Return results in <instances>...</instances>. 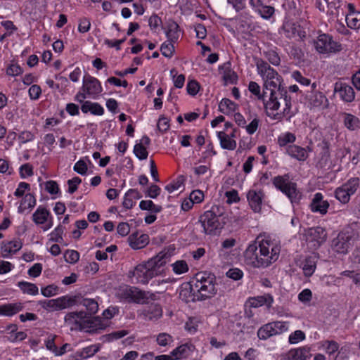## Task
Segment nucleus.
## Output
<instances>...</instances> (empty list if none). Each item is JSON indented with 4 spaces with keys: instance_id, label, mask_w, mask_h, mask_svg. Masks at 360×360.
<instances>
[{
    "instance_id": "obj_47",
    "label": "nucleus",
    "mask_w": 360,
    "mask_h": 360,
    "mask_svg": "<svg viewBox=\"0 0 360 360\" xmlns=\"http://www.w3.org/2000/svg\"><path fill=\"white\" fill-rule=\"evenodd\" d=\"M225 195L227 198L226 202L229 204L236 203L240 201L238 193L235 189H231V191H226L225 193Z\"/></svg>"
},
{
    "instance_id": "obj_20",
    "label": "nucleus",
    "mask_w": 360,
    "mask_h": 360,
    "mask_svg": "<svg viewBox=\"0 0 360 360\" xmlns=\"http://www.w3.org/2000/svg\"><path fill=\"white\" fill-rule=\"evenodd\" d=\"M296 141V135L290 131L281 133L277 138V144L281 148H286L290 145H293Z\"/></svg>"
},
{
    "instance_id": "obj_30",
    "label": "nucleus",
    "mask_w": 360,
    "mask_h": 360,
    "mask_svg": "<svg viewBox=\"0 0 360 360\" xmlns=\"http://www.w3.org/2000/svg\"><path fill=\"white\" fill-rule=\"evenodd\" d=\"M64 229L65 228L62 225H58L49 234V240L56 243H61L63 240V234Z\"/></svg>"
},
{
    "instance_id": "obj_26",
    "label": "nucleus",
    "mask_w": 360,
    "mask_h": 360,
    "mask_svg": "<svg viewBox=\"0 0 360 360\" xmlns=\"http://www.w3.org/2000/svg\"><path fill=\"white\" fill-rule=\"evenodd\" d=\"M148 25L153 33H159L160 30H162V19L157 14H153L148 19Z\"/></svg>"
},
{
    "instance_id": "obj_45",
    "label": "nucleus",
    "mask_w": 360,
    "mask_h": 360,
    "mask_svg": "<svg viewBox=\"0 0 360 360\" xmlns=\"http://www.w3.org/2000/svg\"><path fill=\"white\" fill-rule=\"evenodd\" d=\"M91 28V22L88 18L84 17L79 19L78 25V32L80 33H86Z\"/></svg>"
},
{
    "instance_id": "obj_8",
    "label": "nucleus",
    "mask_w": 360,
    "mask_h": 360,
    "mask_svg": "<svg viewBox=\"0 0 360 360\" xmlns=\"http://www.w3.org/2000/svg\"><path fill=\"white\" fill-rule=\"evenodd\" d=\"M327 238L325 229L321 226L311 227L305 232V239L308 248H319Z\"/></svg>"
},
{
    "instance_id": "obj_28",
    "label": "nucleus",
    "mask_w": 360,
    "mask_h": 360,
    "mask_svg": "<svg viewBox=\"0 0 360 360\" xmlns=\"http://www.w3.org/2000/svg\"><path fill=\"white\" fill-rule=\"evenodd\" d=\"M291 77L303 86L311 85V79L304 77L299 70H295L291 73Z\"/></svg>"
},
{
    "instance_id": "obj_56",
    "label": "nucleus",
    "mask_w": 360,
    "mask_h": 360,
    "mask_svg": "<svg viewBox=\"0 0 360 360\" xmlns=\"http://www.w3.org/2000/svg\"><path fill=\"white\" fill-rule=\"evenodd\" d=\"M9 162L6 159L0 158V173L11 174L12 171H9Z\"/></svg>"
},
{
    "instance_id": "obj_35",
    "label": "nucleus",
    "mask_w": 360,
    "mask_h": 360,
    "mask_svg": "<svg viewBox=\"0 0 360 360\" xmlns=\"http://www.w3.org/2000/svg\"><path fill=\"white\" fill-rule=\"evenodd\" d=\"M238 79V75L235 71L231 69L224 71L223 75V79L224 80L226 84H236Z\"/></svg>"
},
{
    "instance_id": "obj_38",
    "label": "nucleus",
    "mask_w": 360,
    "mask_h": 360,
    "mask_svg": "<svg viewBox=\"0 0 360 360\" xmlns=\"http://www.w3.org/2000/svg\"><path fill=\"white\" fill-rule=\"evenodd\" d=\"M19 174L22 179L32 176L34 174L33 166L30 163L22 165L19 168Z\"/></svg>"
},
{
    "instance_id": "obj_57",
    "label": "nucleus",
    "mask_w": 360,
    "mask_h": 360,
    "mask_svg": "<svg viewBox=\"0 0 360 360\" xmlns=\"http://www.w3.org/2000/svg\"><path fill=\"white\" fill-rule=\"evenodd\" d=\"M105 105L108 110L113 113H115L118 108V103L115 98L108 99Z\"/></svg>"
},
{
    "instance_id": "obj_4",
    "label": "nucleus",
    "mask_w": 360,
    "mask_h": 360,
    "mask_svg": "<svg viewBox=\"0 0 360 360\" xmlns=\"http://www.w3.org/2000/svg\"><path fill=\"white\" fill-rule=\"evenodd\" d=\"M360 179L359 177H352L345 184L335 188V198L341 203L347 204L359 187Z\"/></svg>"
},
{
    "instance_id": "obj_18",
    "label": "nucleus",
    "mask_w": 360,
    "mask_h": 360,
    "mask_svg": "<svg viewBox=\"0 0 360 360\" xmlns=\"http://www.w3.org/2000/svg\"><path fill=\"white\" fill-rule=\"evenodd\" d=\"M227 3L236 13L242 12L240 15L241 18L245 19L252 18L250 11L247 9V0H227Z\"/></svg>"
},
{
    "instance_id": "obj_52",
    "label": "nucleus",
    "mask_w": 360,
    "mask_h": 360,
    "mask_svg": "<svg viewBox=\"0 0 360 360\" xmlns=\"http://www.w3.org/2000/svg\"><path fill=\"white\" fill-rule=\"evenodd\" d=\"M65 111L70 116H78L80 114L79 105L74 103H67L65 106Z\"/></svg>"
},
{
    "instance_id": "obj_7",
    "label": "nucleus",
    "mask_w": 360,
    "mask_h": 360,
    "mask_svg": "<svg viewBox=\"0 0 360 360\" xmlns=\"http://www.w3.org/2000/svg\"><path fill=\"white\" fill-rule=\"evenodd\" d=\"M82 90L89 95V98L97 99L103 89L98 79L90 75H86L84 76L82 79Z\"/></svg>"
},
{
    "instance_id": "obj_46",
    "label": "nucleus",
    "mask_w": 360,
    "mask_h": 360,
    "mask_svg": "<svg viewBox=\"0 0 360 360\" xmlns=\"http://www.w3.org/2000/svg\"><path fill=\"white\" fill-rule=\"evenodd\" d=\"M82 183V179L78 176H75L68 181V192L70 194L74 193L78 188V186Z\"/></svg>"
},
{
    "instance_id": "obj_1",
    "label": "nucleus",
    "mask_w": 360,
    "mask_h": 360,
    "mask_svg": "<svg viewBox=\"0 0 360 360\" xmlns=\"http://www.w3.org/2000/svg\"><path fill=\"white\" fill-rule=\"evenodd\" d=\"M258 75L264 81L263 92H261L260 86L254 81L248 84V90L257 100L262 101L266 110L276 111L281 106V101L284 103L283 116L290 120L294 113L291 112L292 98L288 95L286 87L283 85V78L278 72L270 65L263 60L257 62Z\"/></svg>"
},
{
    "instance_id": "obj_14",
    "label": "nucleus",
    "mask_w": 360,
    "mask_h": 360,
    "mask_svg": "<svg viewBox=\"0 0 360 360\" xmlns=\"http://www.w3.org/2000/svg\"><path fill=\"white\" fill-rule=\"evenodd\" d=\"M329 206L328 201L323 200V195L321 193H316L309 205V208L312 212L324 215L328 212Z\"/></svg>"
},
{
    "instance_id": "obj_59",
    "label": "nucleus",
    "mask_w": 360,
    "mask_h": 360,
    "mask_svg": "<svg viewBox=\"0 0 360 360\" xmlns=\"http://www.w3.org/2000/svg\"><path fill=\"white\" fill-rule=\"evenodd\" d=\"M150 174H151L153 179L156 182H159L160 179H159V176H158V169L156 167L154 160H151L150 161Z\"/></svg>"
},
{
    "instance_id": "obj_13",
    "label": "nucleus",
    "mask_w": 360,
    "mask_h": 360,
    "mask_svg": "<svg viewBox=\"0 0 360 360\" xmlns=\"http://www.w3.org/2000/svg\"><path fill=\"white\" fill-rule=\"evenodd\" d=\"M162 30L167 37V40L172 42H177L181 33L179 25L172 19H169L164 23Z\"/></svg>"
},
{
    "instance_id": "obj_39",
    "label": "nucleus",
    "mask_w": 360,
    "mask_h": 360,
    "mask_svg": "<svg viewBox=\"0 0 360 360\" xmlns=\"http://www.w3.org/2000/svg\"><path fill=\"white\" fill-rule=\"evenodd\" d=\"M45 190L51 195L60 194V190L56 181L53 180L47 181L45 184Z\"/></svg>"
},
{
    "instance_id": "obj_63",
    "label": "nucleus",
    "mask_w": 360,
    "mask_h": 360,
    "mask_svg": "<svg viewBox=\"0 0 360 360\" xmlns=\"http://www.w3.org/2000/svg\"><path fill=\"white\" fill-rule=\"evenodd\" d=\"M1 25L8 31H10L9 33L13 34V32L17 30V27L14 25L13 22L11 20H5L1 22Z\"/></svg>"
},
{
    "instance_id": "obj_60",
    "label": "nucleus",
    "mask_w": 360,
    "mask_h": 360,
    "mask_svg": "<svg viewBox=\"0 0 360 360\" xmlns=\"http://www.w3.org/2000/svg\"><path fill=\"white\" fill-rule=\"evenodd\" d=\"M134 205L135 202L133 200L131 197L128 195V192H127L124 196V200L122 202L123 207L127 210H129L131 209Z\"/></svg>"
},
{
    "instance_id": "obj_40",
    "label": "nucleus",
    "mask_w": 360,
    "mask_h": 360,
    "mask_svg": "<svg viewBox=\"0 0 360 360\" xmlns=\"http://www.w3.org/2000/svg\"><path fill=\"white\" fill-rule=\"evenodd\" d=\"M200 88V84L195 79L188 81L186 84V91L192 96H195L198 93Z\"/></svg>"
},
{
    "instance_id": "obj_31",
    "label": "nucleus",
    "mask_w": 360,
    "mask_h": 360,
    "mask_svg": "<svg viewBox=\"0 0 360 360\" xmlns=\"http://www.w3.org/2000/svg\"><path fill=\"white\" fill-rule=\"evenodd\" d=\"M257 13L265 20H269L275 13V8L273 6L262 5Z\"/></svg>"
},
{
    "instance_id": "obj_29",
    "label": "nucleus",
    "mask_w": 360,
    "mask_h": 360,
    "mask_svg": "<svg viewBox=\"0 0 360 360\" xmlns=\"http://www.w3.org/2000/svg\"><path fill=\"white\" fill-rule=\"evenodd\" d=\"M288 55L295 60L300 61L304 57V52L302 49L295 44L289 46Z\"/></svg>"
},
{
    "instance_id": "obj_36",
    "label": "nucleus",
    "mask_w": 360,
    "mask_h": 360,
    "mask_svg": "<svg viewBox=\"0 0 360 360\" xmlns=\"http://www.w3.org/2000/svg\"><path fill=\"white\" fill-rule=\"evenodd\" d=\"M347 26L351 29L360 28V12L353 16H346Z\"/></svg>"
},
{
    "instance_id": "obj_19",
    "label": "nucleus",
    "mask_w": 360,
    "mask_h": 360,
    "mask_svg": "<svg viewBox=\"0 0 360 360\" xmlns=\"http://www.w3.org/2000/svg\"><path fill=\"white\" fill-rule=\"evenodd\" d=\"M217 138L219 140L221 148L228 150H233L236 148V141L233 139H230L225 131L217 132Z\"/></svg>"
},
{
    "instance_id": "obj_25",
    "label": "nucleus",
    "mask_w": 360,
    "mask_h": 360,
    "mask_svg": "<svg viewBox=\"0 0 360 360\" xmlns=\"http://www.w3.org/2000/svg\"><path fill=\"white\" fill-rule=\"evenodd\" d=\"M36 202L37 200L35 196L33 194L28 193L22 197L19 210L22 212L27 209H32L36 205Z\"/></svg>"
},
{
    "instance_id": "obj_9",
    "label": "nucleus",
    "mask_w": 360,
    "mask_h": 360,
    "mask_svg": "<svg viewBox=\"0 0 360 360\" xmlns=\"http://www.w3.org/2000/svg\"><path fill=\"white\" fill-rule=\"evenodd\" d=\"M279 241L274 233H260L247 248H278Z\"/></svg>"
},
{
    "instance_id": "obj_48",
    "label": "nucleus",
    "mask_w": 360,
    "mask_h": 360,
    "mask_svg": "<svg viewBox=\"0 0 360 360\" xmlns=\"http://www.w3.org/2000/svg\"><path fill=\"white\" fill-rule=\"evenodd\" d=\"M73 169L77 173L81 175H84L86 174L88 167L86 162L84 160H79L75 164Z\"/></svg>"
},
{
    "instance_id": "obj_58",
    "label": "nucleus",
    "mask_w": 360,
    "mask_h": 360,
    "mask_svg": "<svg viewBox=\"0 0 360 360\" xmlns=\"http://www.w3.org/2000/svg\"><path fill=\"white\" fill-rule=\"evenodd\" d=\"M185 79V76L183 74H180L176 77L174 76L173 81L174 86L177 89H181L184 85Z\"/></svg>"
},
{
    "instance_id": "obj_23",
    "label": "nucleus",
    "mask_w": 360,
    "mask_h": 360,
    "mask_svg": "<svg viewBox=\"0 0 360 360\" xmlns=\"http://www.w3.org/2000/svg\"><path fill=\"white\" fill-rule=\"evenodd\" d=\"M130 243L136 245H141L140 248H144L149 243V236L146 233H139L136 232L132 233L129 238Z\"/></svg>"
},
{
    "instance_id": "obj_11",
    "label": "nucleus",
    "mask_w": 360,
    "mask_h": 360,
    "mask_svg": "<svg viewBox=\"0 0 360 360\" xmlns=\"http://www.w3.org/2000/svg\"><path fill=\"white\" fill-rule=\"evenodd\" d=\"M32 220L36 224L44 225V231L49 230L53 225V217L50 211L41 205L33 213Z\"/></svg>"
},
{
    "instance_id": "obj_6",
    "label": "nucleus",
    "mask_w": 360,
    "mask_h": 360,
    "mask_svg": "<svg viewBox=\"0 0 360 360\" xmlns=\"http://www.w3.org/2000/svg\"><path fill=\"white\" fill-rule=\"evenodd\" d=\"M357 239L356 231L351 227H346L332 239L331 246L332 248H350L354 245Z\"/></svg>"
},
{
    "instance_id": "obj_49",
    "label": "nucleus",
    "mask_w": 360,
    "mask_h": 360,
    "mask_svg": "<svg viewBox=\"0 0 360 360\" xmlns=\"http://www.w3.org/2000/svg\"><path fill=\"white\" fill-rule=\"evenodd\" d=\"M161 192V188L156 184H151L146 191V195L150 198H156Z\"/></svg>"
},
{
    "instance_id": "obj_41",
    "label": "nucleus",
    "mask_w": 360,
    "mask_h": 360,
    "mask_svg": "<svg viewBox=\"0 0 360 360\" xmlns=\"http://www.w3.org/2000/svg\"><path fill=\"white\" fill-rule=\"evenodd\" d=\"M169 120L164 115L160 116L158 122V129L162 133H165L169 129Z\"/></svg>"
},
{
    "instance_id": "obj_44",
    "label": "nucleus",
    "mask_w": 360,
    "mask_h": 360,
    "mask_svg": "<svg viewBox=\"0 0 360 360\" xmlns=\"http://www.w3.org/2000/svg\"><path fill=\"white\" fill-rule=\"evenodd\" d=\"M30 190V185L27 182H20L18 185V188L14 192V195L17 198L24 197L26 191Z\"/></svg>"
},
{
    "instance_id": "obj_61",
    "label": "nucleus",
    "mask_w": 360,
    "mask_h": 360,
    "mask_svg": "<svg viewBox=\"0 0 360 360\" xmlns=\"http://www.w3.org/2000/svg\"><path fill=\"white\" fill-rule=\"evenodd\" d=\"M82 70L79 67H76L72 72H70L69 77L73 82H77L79 80Z\"/></svg>"
},
{
    "instance_id": "obj_32",
    "label": "nucleus",
    "mask_w": 360,
    "mask_h": 360,
    "mask_svg": "<svg viewBox=\"0 0 360 360\" xmlns=\"http://www.w3.org/2000/svg\"><path fill=\"white\" fill-rule=\"evenodd\" d=\"M285 36L287 38L292 39L298 36L300 38L304 37V34H302L298 30L295 24L288 25L284 27Z\"/></svg>"
},
{
    "instance_id": "obj_15",
    "label": "nucleus",
    "mask_w": 360,
    "mask_h": 360,
    "mask_svg": "<svg viewBox=\"0 0 360 360\" xmlns=\"http://www.w3.org/2000/svg\"><path fill=\"white\" fill-rule=\"evenodd\" d=\"M311 151L309 146L302 147L296 144L290 145L285 151V154L300 162L305 161L309 157V153Z\"/></svg>"
},
{
    "instance_id": "obj_12",
    "label": "nucleus",
    "mask_w": 360,
    "mask_h": 360,
    "mask_svg": "<svg viewBox=\"0 0 360 360\" xmlns=\"http://www.w3.org/2000/svg\"><path fill=\"white\" fill-rule=\"evenodd\" d=\"M317 84L314 82L311 85V90L307 91L306 97L309 103L314 108H326L328 105V101L323 93L316 90Z\"/></svg>"
},
{
    "instance_id": "obj_43",
    "label": "nucleus",
    "mask_w": 360,
    "mask_h": 360,
    "mask_svg": "<svg viewBox=\"0 0 360 360\" xmlns=\"http://www.w3.org/2000/svg\"><path fill=\"white\" fill-rule=\"evenodd\" d=\"M41 94V89L37 84H32L28 90V95L31 100L36 101L39 98Z\"/></svg>"
},
{
    "instance_id": "obj_55",
    "label": "nucleus",
    "mask_w": 360,
    "mask_h": 360,
    "mask_svg": "<svg viewBox=\"0 0 360 360\" xmlns=\"http://www.w3.org/2000/svg\"><path fill=\"white\" fill-rule=\"evenodd\" d=\"M38 81L37 77L32 73L25 74L22 77V82L26 86L32 85L33 83Z\"/></svg>"
},
{
    "instance_id": "obj_10",
    "label": "nucleus",
    "mask_w": 360,
    "mask_h": 360,
    "mask_svg": "<svg viewBox=\"0 0 360 360\" xmlns=\"http://www.w3.org/2000/svg\"><path fill=\"white\" fill-rule=\"evenodd\" d=\"M334 93L345 103H352L355 99V91L349 84L341 80L334 84Z\"/></svg>"
},
{
    "instance_id": "obj_37",
    "label": "nucleus",
    "mask_w": 360,
    "mask_h": 360,
    "mask_svg": "<svg viewBox=\"0 0 360 360\" xmlns=\"http://www.w3.org/2000/svg\"><path fill=\"white\" fill-rule=\"evenodd\" d=\"M23 73L22 68L18 63H12L6 68V75L11 77H16Z\"/></svg>"
},
{
    "instance_id": "obj_27",
    "label": "nucleus",
    "mask_w": 360,
    "mask_h": 360,
    "mask_svg": "<svg viewBox=\"0 0 360 360\" xmlns=\"http://www.w3.org/2000/svg\"><path fill=\"white\" fill-rule=\"evenodd\" d=\"M175 43L167 40L161 44L160 51L165 57L171 58L173 56L175 51L174 46Z\"/></svg>"
},
{
    "instance_id": "obj_53",
    "label": "nucleus",
    "mask_w": 360,
    "mask_h": 360,
    "mask_svg": "<svg viewBox=\"0 0 360 360\" xmlns=\"http://www.w3.org/2000/svg\"><path fill=\"white\" fill-rule=\"evenodd\" d=\"M255 158L254 156H249L243 165V170L245 174H249L252 172L253 167V162Z\"/></svg>"
},
{
    "instance_id": "obj_50",
    "label": "nucleus",
    "mask_w": 360,
    "mask_h": 360,
    "mask_svg": "<svg viewBox=\"0 0 360 360\" xmlns=\"http://www.w3.org/2000/svg\"><path fill=\"white\" fill-rule=\"evenodd\" d=\"M266 57L267 60L269 61V63H271L273 65L277 66L281 63V58L276 51H268L266 53Z\"/></svg>"
},
{
    "instance_id": "obj_34",
    "label": "nucleus",
    "mask_w": 360,
    "mask_h": 360,
    "mask_svg": "<svg viewBox=\"0 0 360 360\" xmlns=\"http://www.w3.org/2000/svg\"><path fill=\"white\" fill-rule=\"evenodd\" d=\"M20 144H25L34 140L35 135L33 132L27 130L22 131L18 136Z\"/></svg>"
},
{
    "instance_id": "obj_21",
    "label": "nucleus",
    "mask_w": 360,
    "mask_h": 360,
    "mask_svg": "<svg viewBox=\"0 0 360 360\" xmlns=\"http://www.w3.org/2000/svg\"><path fill=\"white\" fill-rule=\"evenodd\" d=\"M343 116L344 125L348 130L355 131L360 129V119L358 117L347 112H345Z\"/></svg>"
},
{
    "instance_id": "obj_62",
    "label": "nucleus",
    "mask_w": 360,
    "mask_h": 360,
    "mask_svg": "<svg viewBox=\"0 0 360 360\" xmlns=\"http://www.w3.org/2000/svg\"><path fill=\"white\" fill-rule=\"evenodd\" d=\"M234 120L237 125L240 127L243 128L245 127L246 120L244 117V116L240 113V112H236L234 113Z\"/></svg>"
},
{
    "instance_id": "obj_33",
    "label": "nucleus",
    "mask_w": 360,
    "mask_h": 360,
    "mask_svg": "<svg viewBox=\"0 0 360 360\" xmlns=\"http://www.w3.org/2000/svg\"><path fill=\"white\" fill-rule=\"evenodd\" d=\"M134 153L140 160H146L148 155L146 148L142 143H136L134 146Z\"/></svg>"
},
{
    "instance_id": "obj_54",
    "label": "nucleus",
    "mask_w": 360,
    "mask_h": 360,
    "mask_svg": "<svg viewBox=\"0 0 360 360\" xmlns=\"http://www.w3.org/2000/svg\"><path fill=\"white\" fill-rule=\"evenodd\" d=\"M117 232L121 236H125L129 233V226L126 222H120L117 225Z\"/></svg>"
},
{
    "instance_id": "obj_3",
    "label": "nucleus",
    "mask_w": 360,
    "mask_h": 360,
    "mask_svg": "<svg viewBox=\"0 0 360 360\" xmlns=\"http://www.w3.org/2000/svg\"><path fill=\"white\" fill-rule=\"evenodd\" d=\"M272 184L277 190L286 195L292 203L299 202L300 197L297 184L290 181L289 174L276 176L272 179Z\"/></svg>"
},
{
    "instance_id": "obj_2",
    "label": "nucleus",
    "mask_w": 360,
    "mask_h": 360,
    "mask_svg": "<svg viewBox=\"0 0 360 360\" xmlns=\"http://www.w3.org/2000/svg\"><path fill=\"white\" fill-rule=\"evenodd\" d=\"M199 221L206 234L217 235L220 233L225 224L222 209L217 205H213L210 210L200 215Z\"/></svg>"
},
{
    "instance_id": "obj_16",
    "label": "nucleus",
    "mask_w": 360,
    "mask_h": 360,
    "mask_svg": "<svg viewBox=\"0 0 360 360\" xmlns=\"http://www.w3.org/2000/svg\"><path fill=\"white\" fill-rule=\"evenodd\" d=\"M247 199L252 210L259 212L262 210L263 193L261 191L250 190L247 194Z\"/></svg>"
},
{
    "instance_id": "obj_51",
    "label": "nucleus",
    "mask_w": 360,
    "mask_h": 360,
    "mask_svg": "<svg viewBox=\"0 0 360 360\" xmlns=\"http://www.w3.org/2000/svg\"><path fill=\"white\" fill-rule=\"evenodd\" d=\"M189 198L192 200L193 204H198L203 200L204 193L200 190H195L191 193Z\"/></svg>"
},
{
    "instance_id": "obj_22",
    "label": "nucleus",
    "mask_w": 360,
    "mask_h": 360,
    "mask_svg": "<svg viewBox=\"0 0 360 360\" xmlns=\"http://www.w3.org/2000/svg\"><path fill=\"white\" fill-rule=\"evenodd\" d=\"M237 108V104L229 98H223L219 103V110L225 115L234 112Z\"/></svg>"
},
{
    "instance_id": "obj_42",
    "label": "nucleus",
    "mask_w": 360,
    "mask_h": 360,
    "mask_svg": "<svg viewBox=\"0 0 360 360\" xmlns=\"http://www.w3.org/2000/svg\"><path fill=\"white\" fill-rule=\"evenodd\" d=\"M259 126V120L258 117H255L248 125L245 124V127L243 128L245 129V131L248 134L252 135L254 134L257 130L258 129Z\"/></svg>"
},
{
    "instance_id": "obj_5",
    "label": "nucleus",
    "mask_w": 360,
    "mask_h": 360,
    "mask_svg": "<svg viewBox=\"0 0 360 360\" xmlns=\"http://www.w3.org/2000/svg\"><path fill=\"white\" fill-rule=\"evenodd\" d=\"M316 50L320 53H337L342 50V45L333 40L328 34H320L314 43Z\"/></svg>"
},
{
    "instance_id": "obj_64",
    "label": "nucleus",
    "mask_w": 360,
    "mask_h": 360,
    "mask_svg": "<svg viewBox=\"0 0 360 360\" xmlns=\"http://www.w3.org/2000/svg\"><path fill=\"white\" fill-rule=\"evenodd\" d=\"M352 82L356 90L360 91V69L352 75Z\"/></svg>"
},
{
    "instance_id": "obj_24",
    "label": "nucleus",
    "mask_w": 360,
    "mask_h": 360,
    "mask_svg": "<svg viewBox=\"0 0 360 360\" xmlns=\"http://www.w3.org/2000/svg\"><path fill=\"white\" fill-rule=\"evenodd\" d=\"M139 208L141 210L149 211L151 213H159L162 210L161 205L155 204L150 200H143L139 202Z\"/></svg>"
},
{
    "instance_id": "obj_17",
    "label": "nucleus",
    "mask_w": 360,
    "mask_h": 360,
    "mask_svg": "<svg viewBox=\"0 0 360 360\" xmlns=\"http://www.w3.org/2000/svg\"><path fill=\"white\" fill-rule=\"evenodd\" d=\"M81 110L83 113H91L95 116H102L105 113L103 107L97 102H92L91 101H86L81 105Z\"/></svg>"
}]
</instances>
